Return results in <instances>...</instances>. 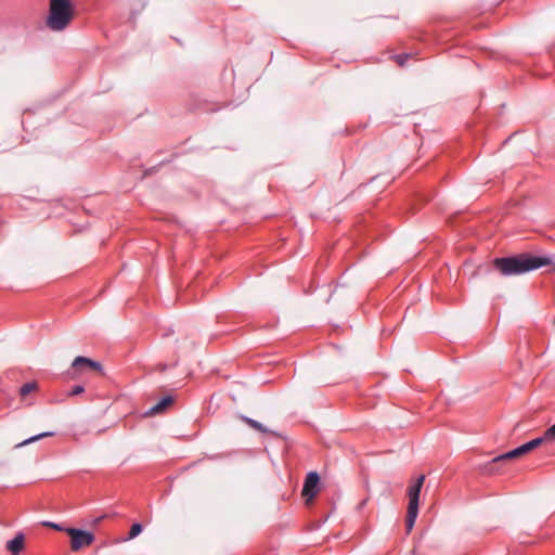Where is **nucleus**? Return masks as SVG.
<instances>
[{"label": "nucleus", "instance_id": "obj_12", "mask_svg": "<svg viewBox=\"0 0 555 555\" xmlns=\"http://www.w3.org/2000/svg\"><path fill=\"white\" fill-rule=\"evenodd\" d=\"M503 464H494V459L485 465V473L488 475L500 474L502 472Z\"/></svg>", "mask_w": 555, "mask_h": 555}, {"label": "nucleus", "instance_id": "obj_3", "mask_svg": "<svg viewBox=\"0 0 555 555\" xmlns=\"http://www.w3.org/2000/svg\"><path fill=\"white\" fill-rule=\"evenodd\" d=\"M425 481V475L418 476L415 480H413L406 491V495L409 498L408 513L405 518V528L406 532H411L414 527L415 520L418 515V503H420V493L422 487Z\"/></svg>", "mask_w": 555, "mask_h": 555}, {"label": "nucleus", "instance_id": "obj_20", "mask_svg": "<svg viewBox=\"0 0 555 555\" xmlns=\"http://www.w3.org/2000/svg\"><path fill=\"white\" fill-rule=\"evenodd\" d=\"M103 518H104V516L96 518V519L94 520V524H99Z\"/></svg>", "mask_w": 555, "mask_h": 555}, {"label": "nucleus", "instance_id": "obj_5", "mask_svg": "<svg viewBox=\"0 0 555 555\" xmlns=\"http://www.w3.org/2000/svg\"><path fill=\"white\" fill-rule=\"evenodd\" d=\"M319 482L320 477L318 473L310 472L304 482L301 495L306 499V502L309 503L314 499V496L319 492Z\"/></svg>", "mask_w": 555, "mask_h": 555}, {"label": "nucleus", "instance_id": "obj_7", "mask_svg": "<svg viewBox=\"0 0 555 555\" xmlns=\"http://www.w3.org/2000/svg\"><path fill=\"white\" fill-rule=\"evenodd\" d=\"M555 439V424L551 426L548 429L545 430L544 435L542 437L532 439L531 441L527 442V447L529 451H532L533 449L541 446L544 441L553 440Z\"/></svg>", "mask_w": 555, "mask_h": 555}, {"label": "nucleus", "instance_id": "obj_14", "mask_svg": "<svg viewBox=\"0 0 555 555\" xmlns=\"http://www.w3.org/2000/svg\"><path fill=\"white\" fill-rule=\"evenodd\" d=\"M52 435H53L52 433H42V434L36 435V436L30 437V438L24 440L23 442L16 444V448L24 447V446L29 444L31 442H35V441H37V440H39L41 438L49 437V436H52Z\"/></svg>", "mask_w": 555, "mask_h": 555}, {"label": "nucleus", "instance_id": "obj_19", "mask_svg": "<svg viewBox=\"0 0 555 555\" xmlns=\"http://www.w3.org/2000/svg\"><path fill=\"white\" fill-rule=\"evenodd\" d=\"M46 525H47V526H50V527H52V528H54V529H56V530H61V528H60V526H59V525H55V524H52V522H47Z\"/></svg>", "mask_w": 555, "mask_h": 555}, {"label": "nucleus", "instance_id": "obj_11", "mask_svg": "<svg viewBox=\"0 0 555 555\" xmlns=\"http://www.w3.org/2000/svg\"><path fill=\"white\" fill-rule=\"evenodd\" d=\"M517 457H519L517 450L514 449L512 451H508L504 454H501V455H498L496 457H494V464H505L507 461H511V460H514Z\"/></svg>", "mask_w": 555, "mask_h": 555}, {"label": "nucleus", "instance_id": "obj_2", "mask_svg": "<svg viewBox=\"0 0 555 555\" xmlns=\"http://www.w3.org/2000/svg\"><path fill=\"white\" fill-rule=\"evenodd\" d=\"M74 15L75 10L70 0H50L46 25L52 31H63L69 26Z\"/></svg>", "mask_w": 555, "mask_h": 555}, {"label": "nucleus", "instance_id": "obj_10", "mask_svg": "<svg viewBox=\"0 0 555 555\" xmlns=\"http://www.w3.org/2000/svg\"><path fill=\"white\" fill-rule=\"evenodd\" d=\"M37 390H38L37 382H29V383L24 384L20 388V391H18L21 400L25 401L30 393H34Z\"/></svg>", "mask_w": 555, "mask_h": 555}, {"label": "nucleus", "instance_id": "obj_4", "mask_svg": "<svg viewBox=\"0 0 555 555\" xmlns=\"http://www.w3.org/2000/svg\"><path fill=\"white\" fill-rule=\"evenodd\" d=\"M66 532L70 535V547L73 551H79L85 546H89L94 540L92 533L80 529L68 528Z\"/></svg>", "mask_w": 555, "mask_h": 555}, {"label": "nucleus", "instance_id": "obj_1", "mask_svg": "<svg viewBox=\"0 0 555 555\" xmlns=\"http://www.w3.org/2000/svg\"><path fill=\"white\" fill-rule=\"evenodd\" d=\"M550 264H552L551 258L529 254L495 258L493 260V267L505 276L524 274Z\"/></svg>", "mask_w": 555, "mask_h": 555}, {"label": "nucleus", "instance_id": "obj_17", "mask_svg": "<svg viewBox=\"0 0 555 555\" xmlns=\"http://www.w3.org/2000/svg\"><path fill=\"white\" fill-rule=\"evenodd\" d=\"M516 450H517V453H518L519 457L522 456L524 454L530 452L526 443L520 446V447H518V448H516Z\"/></svg>", "mask_w": 555, "mask_h": 555}, {"label": "nucleus", "instance_id": "obj_15", "mask_svg": "<svg viewBox=\"0 0 555 555\" xmlns=\"http://www.w3.org/2000/svg\"><path fill=\"white\" fill-rule=\"evenodd\" d=\"M142 531V526L140 524H133L129 531V539H133L139 535Z\"/></svg>", "mask_w": 555, "mask_h": 555}, {"label": "nucleus", "instance_id": "obj_16", "mask_svg": "<svg viewBox=\"0 0 555 555\" xmlns=\"http://www.w3.org/2000/svg\"><path fill=\"white\" fill-rule=\"evenodd\" d=\"M83 390H85V389H83V387H82V386L77 385V386L73 387V389H72V390H70V392H69V396H77V395H80V393H82V392H83Z\"/></svg>", "mask_w": 555, "mask_h": 555}, {"label": "nucleus", "instance_id": "obj_9", "mask_svg": "<svg viewBox=\"0 0 555 555\" xmlns=\"http://www.w3.org/2000/svg\"><path fill=\"white\" fill-rule=\"evenodd\" d=\"M172 398L170 396L163 398L158 403L153 405L150 411L147 412L149 415H155L158 413L164 412L171 403Z\"/></svg>", "mask_w": 555, "mask_h": 555}, {"label": "nucleus", "instance_id": "obj_6", "mask_svg": "<svg viewBox=\"0 0 555 555\" xmlns=\"http://www.w3.org/2000/svg\"><path fill=\"white\" fill-rule=\"evenodd\" d=\"M72 366L76 371H80L82 367H88L98 372L102 371V365L100 362L81 356L75 358V360L72 363Z\"/></svg>", "mask_w": 555, "mask_h": 555}, {"label": "nucleus", "instance_id": "obj_18", "mask_svg": "<svg viewBox=\"0 0 555 555\" xmlns=\"http://www.w3.org/2000/svg\"><path fill=\"white\" fill-rule=\"evenodd\" d=\"M409 55L406 54H400L396 56V61L400 66H403L405 64V61L408 60Z\"/></svg>", "mask_w": 555, "mask_h": 555}, {"label": "nucleus", "instance_id": "obj_13", "mask_svg": "<svg viewBox=\"0 0 555 555\" xmlns=\"http://www.w3.org/2000/svg\"><path fill=\"white\" fill-rule=\"evenodd\" d=\"M242 420L248 425L250 426L251 428L260 431V433H267V428L259 422L253 420V418H249V417H246V416H242Z\"/></svg>", "mask_w": 555, "mask_h": 555}, {"label": "nucleus", "instance_id": "obj_8", "mask_svg": "<svg viewBox=\"0 0 555 555\" xmlns=\"http://www.w3.org/2000/svg\"><path fill=\"white\" fill-rule=\"evenodd\" d=\"M7 548L13 554L18 555L24 548V535L18 533L14 539L7 543Z\"/></svg>", "mask_w": 555, "mask_h": 555}]
</instances>
